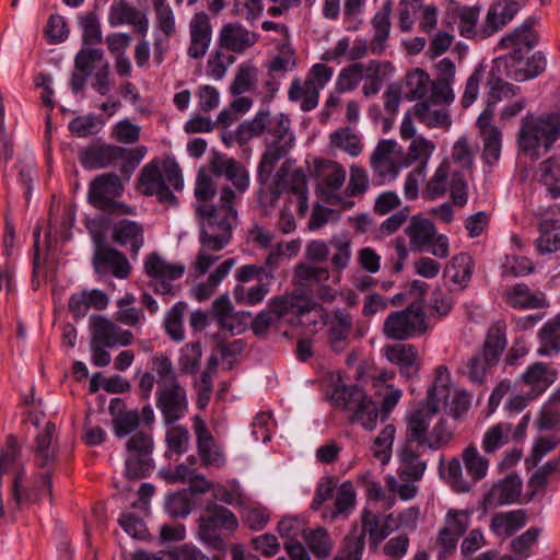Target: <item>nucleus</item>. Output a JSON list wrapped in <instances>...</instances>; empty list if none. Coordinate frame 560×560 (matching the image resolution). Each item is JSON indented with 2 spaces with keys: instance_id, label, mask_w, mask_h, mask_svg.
Masks as SVG:
<instances>
[{
  "instance_id": "nucleus-5",
  "label": "nucleus",
  "mask_w": 560,
  "mask_h": 560,
  "mask_svg": "<svg viewBox=\"0 0 560 560\" xmlns=\"http://www.w3.org/2000/svg\"><path fill=\"white\" fill-rule=\"evenodd\" d=\"M560 137V110L536 117L526 115L518 132L520 149L532 160L540 158L539 149L549 150Z\"/></svg>"
},
{
  "instance_id": "nucleus-17",
  "label": "nucleus",
  "mask_w": 560,
  "mask_h": 560,
  "mask_svg": "<svg viewBox=\"0 0 560 560\" xmlns=\"http://www.w3.org/2000/svg\"><path fill=\"white\" fill-rule=\"evenodd\" d=\"M192 428L201 465L203 467L222 468L226 462L225 455L199 415L194 416Z\"/></svg>"
},
{
  "instance_id": "nucleus-57",
  "label": "nucleus",
  "mask_w": 560,
  "mask_h": 560,
  "mask_svg": "<svg viewBox=\"0 0 560 560\" xmlns=\"http://www.w3.org/2000/svg\"><path fill=\"white\" fill-rule=\"evenodd\" d=\"M448 12L459 19V30L462 36L470 38L476 34L475 27L480 12L478 7H460L457 3H453L448 7Z\"/></svg>"
},
{
  "instance_id": "nucleus-24",
  "label": "nucleus",
  "mask_w": 560,
  "mask_h": 560,
  "mask_svg": "<svg viewBox=\"0 0 560 560\" xmlns=\"http://www.w3.org/2000/svg\"><path fill=\"white\" fill-rule=\"evenodd\" d=\"M210 171L215 177H224L234 186L235 195L244 194L249 187V173L244 165L232 158L217 155L210 163Z\"/></svg>"
},
{
  "instance_id": "nucleus-25",
  "label": "nucleus",
  "mask_w": 560,
  "mask_h": 560,
  "mask_svg": "<svg viewBox=\"0 0 560 560\" xmlns=\"http://www.w3.org/2000/svg\"><path fill=\"white\" fill-rule=\"evenodd\" d=\"M386 359L399 366V373L406 380L418 377L421 361L416 347L409 343H396L384 347Z\"/></svg>"
},
{
  "instance_id": "nucleus-63",
  "label": "nucleus",
  "mask_w": 560,
  "mask_h": 560,
  "mask_svg": "<svg viewBox=\"0 0 560 560\" xmlns=\"http://www.w3.org/2000/svg\"><path fill=\"white\" fill-rule=\"evenodd\" d=\"M540 529L530 527L510 542V549L518 556V559H527L532 555L533 547L537 544Z\"/></svg>"
},
{
  "instance_id": "nucleus-19",
  "label": "nucleus",
  "mask_w": 560,
  "mask_h": 560,
  "mask_svg": "<svg viewBox=\"0 0 560 560\" xmlns=\"http://www.w3.org/2000/svg\"><path fill=\"white\" fill-rule=\"evenodd\" d=\"M327 325V341L329 348L336 352H343L350 345L353 329V318L345 310H334L325 319Z\"/></svg>"
},
{
  "instance_id": "nucleus-41",
  "label": "nucleus",
  "mask_w": 560,
  "mask_h": 560,
  "mask_svg": "<svg viewBox=\"0 0 560 560\" xmlns=\"http://www.w3.org/2000/svg\"><path fill=\"white\" fill-rule=\"evenodd\" d=\"M540 347L538 354L553 357L560 352V313L545 323L538 332Z\"/></svg>"
},
{
  "instance_id": "nucleus-50",
  "label": "nucleus",
  "mask_w": 560,
  "mask_h": 560,
  "mask_svg": "<svg viewBox=\"0 0 560 560\" xmlns=\"http://www.w3.org/2000/svg\"><path fill=\"white\" fill-rule=\"evenodd\" d=\"M512 424L500 422L490 427L483 434L481 447L486 454H493L510 441Z\"/></svg>"
},
{
  "instance_id": "nucleus-30",
  "label": "nucleus",
  "mask_w": 560,
  "mask_h": 560,
  "mask_svg": "<svg viewBox=\"0 0 560 560\" xmlns=\"http://www.w3.org/2000/svg\"><path fill=\"white\" fill-rule=\"evenodd\" d=\"M558 372L549 364L536 362L522 374V382L529 387V398H537L556 382Z\"/></svg>"
},
{
  "instance_id": "nucleus-35",
  "label": "nucleus",
  "mask_w": 560,
  "mask_h": 560,
  "mask_svg": "<svg viewBox=\"0 0 560 560\" xmlns=\"http://www.w3.org/2000/svg\"><path fill=\"white\" fill-rule=\"evenodd\" d=\"M113 241L120 246H129L132 256H137L144 244L143 228L131 220H121L113 228Z\"/></svg>"
},
{
  "instance_id": "nucleus-59",
  "label": "nucleus",
  "mask_w": 560,
  "mask_h": 560,
  "mask_svg": "<svg viewBox=\"0 0 560 560\" xmlns=\"http://www.w3.org/2000/svg\"><path fill=\"white\" fill-rule=\"evenodd\" d=\"M212 313L222 329L234 332L237 314L234 313L226 294L214 300L212 303Z\"/></svg>"
},
{
  "instance_id": "nucleus-23",
  "label": "nucleus",
  "mask_w": 560,
  "mask_h": 560,
  "mask_svg": "<svg viewBox=\"0 0 560 560\" xmlns=\"http://www.w3.org/2000/svg\"><path fill=\"white\" fill-rule=\"evenodd\" d=\"M92 266L97 275L106 276L110 273L118 279H127L131 272V266L127 257L110 246L94 250Z\"/></svg>"
},
{
  "instance_id": "nucleus-38",
  "label": "nucleus",
  "mask_w": 560,
  "mask_h": 560,
  "mask_svg": "<svg viewBox=\"0 0 560 560\" xmlns=\"http://www.w3.org/2000/svg\"><path fill=\"white\" fill-rule=\"evenodd\" d=\"M276 192L289 189L294 195L307 192L306 176L301 168H292L290 161L283 162L276 173Z\"/></svg>"
},
{
  "instance_id": "nucleus-22",
  "label": "nucleus",
  "mask_w": 560,
  "mask_h": 560,
  "mask_svg": "<svg viewBox=\"0 0 560 560\" xmlns=\"http://www.w3.org/2000/svg\"><path fill=\"white\" fill-rule=\"evenodd\" d=\"M212 26L206 12H198L189 21V45L187 55L191 59H202L210 47Z\"/></svg>"
},
{
  "instance_id": "nucleus-8",
  "label": "nucleus",
  "mask_w": 560,
  "mask_h": 560,
  "mask_svg": "<svg viewBox=\"0 0 560 560\" xmlns=\"http://www.w3.org/2000/svg\"><path fill=\"white\" fill-rule=\"evenodd\" d=\"M31 452L34 465L44 469L38 476V482L42 485L43 491L50 498L51 470L57 463L59 453L55 423L48 421L44 429L36 434Z\"/></svg>"
},
{
  "instance_id": "nucleus-36",
  "label": "nucleus",
  "mask_w": 560,
  "mask_h": 560,
  "mask_svg": "<svg viewBox=\"0 0 560 560\" xmlns=\"http://www.w3.org/2000/svg\"><path fill=\"white\" fill-rule=\"evenodd\" d=\"M108 23L112 26L132 24L138 32L143 34L148 31V21L144 16L126 0L114 2L108 14Z\"/></svg>"
},
{
  "instance_id": "nucleus-28",
  "label": "nucleus",
  "mask_w": 560,
  "mask_h": 560,
  "mask_svg": "<svg viewBox=\"0 0 560 560\" xmlns=\"http://www.w3.org/2000/svg\"><path fill=\"white\" fill-rule=\"evenodd\" d=\"M503 299L515 310H538L549 306L541 291H534L525 283H516L503 292Z\"/></svg>"
},
{
  "instance_id": "nucleus-42",
  "label": "nucleus",
  "mask_w": 560,
  "mask_h": 560,
  "mask_svg": "<svg viewBox=\"0 0 560 560\" xmlns=\"http://www.w3.org/2000/svg\"><path fill=\"white\" fill-rule=\"evenodd\" d=\"M526 524V513L523 510H514L495 514L490 524L491 530L497 536L508 537Z\"/></svg>"
},
{
  "instance_id": "nucleus-48",
  "label": "nucleus",
  "mask_w": 560,
  "mask_h": 560,
  "mask_svg": "<svg viewBox=\"0 0 560 560\" xmlns=\"http://www.w3.org/2000/svg\"><path fill=\"white\" fill-rule=\"evenodd\" d=\"M302 537L310 550L316 557L327 558L330 556L334 548V541L324 527H317L315 529L304 528L302 529Z\"/></svg>"
},
{
  "instance_id": "nucleus-3",
  "label": "nucleus",
  "mask_w": 560,
  "mask_h": 560,
  "mask_svg": "<svg viewBox=\"0 0 560 560\" xmlns=\"http://www.w3.org/2000/svg\"><path fill=\"white\" fill-rule=\"evenodd\" d=\"M440 409L439 399L425 398L419 404L418 408L407 418L406 442L417 443L418 446L428 447L438 451L445 446L453 438L452 431L447 427V421H439L429 431L433 417Z\"/></svg>"
},
{
  "instance_id": "nucleus-40",
  "label": "nucleus",
  "mask_w": 560,
  "mask_h": 560,
  "mask_svg": "<svg viewBox=\"0 0 560 560\" xmlns=\"http://www.w3.org/2000/svg\"><path fill=\"white\" fill-rule=\"evenodd\" d=\"M538 180L546 187L551 198L560 197V153L553 154L539 164Z\"/></svg>"
},
{
  "instance_id": "nucleus-49",
  "label": "nucleus",
  "mask_w": 560,
  "mask_h": 560,
  "mask_svg": "<svg viewBox=\"0 0 560 560\" xmlns=\"http://www.w3.org/2000/svg\"><path fill=\"white\" fill-rule=\"evenodd\" d=\"M329 270L312 264L301 262L294 268V283L300 287L320 285L328 281Z\"/></svg>"
},
{
  "instance_id": "nucleus-47",
  "label": "nucleus",
  "mask_w": 560,
  "mask_h": 560,
  "mask_svg": "<svg viewBox=\"0 0 560 560\" xmlns=\"http://www.w3.org/2000/svg\"><path fill=\"white\" fill-rule=\"evenodd\" d=\"M463 465L467 475L474 482L480 481L487 476L489 460L481 455L474 443L468 444L462 453Z\"/></svg>"
},
{
  "instance_id": "nucleus-15",
  "label": "nucleus",
  "mask_w": 560,
  "mask_h": 560,
  "mask_svg": "<svg viewBox=\"0 0 560 560\" xmlns=\"http://www.w3.org/2000/svg\"><path fill=\"white\" fill-rule=\"evenodd\" d=\"M155 396L165 425L176 423L188 412L186 389L179 383L158 387Z\"/></svg>"
},
{
  "instance_id": "nucleus-2",
  "label": "nucleus",
  "mask_w": 560,
  "mask_h": 560,
  "mask_svg": "<svg viewBox=\"0 0 560 560\" xmlns=\"http://www.w3.org/2000/svg\"><path fill=\"white\" fill-rule=\"evenodd\" d=\"M394 377L395 373L390 371H381L370 377L372 387L374 388V396L382 398V420H385L389 416L402 396L401 389L388 384ZM378 416L380 410L375 401L365 394L359 404L350 411L349 422L358 423L366 431H373L377 425Z\"/></svg>"
},
{
  "instance_id": "nucleus-9",
  "label": "nucleus",
  "mask_w": 560,
  "mask_h": 560,
  "mask_svg": "<svg viewBox=\"0 0 560 560\" xmlns=\"http://www.w3.org/2000/svg\"><path fill=\"white\" fill-rule=\"evenodd\" d=\"M198 536L200 540L215 550L224 548L220 530H234L238 526L235 514L217 503H208L205 513L198 520Z\"/></svg>"
},
{
  "instance_id": "nucleus-62",
  "label": "nucleus",
  "mask_w": 560,
  "mask_h": 560,
  "mask_svg": "<svg viewBox=\"0 0 560 560\" xmlns=\"http://www.w3.org/2000/svg\"><path fill=\"white\" fill-rule=\"evenodd\" d=\"M186 311L184 302L176 303L165 315L164 327L167 335L174 341H182L185 337L183 328V317Z\"/></svg>"
},
{
  "instance_id": "nucleus-51",
  "label": "nucleus",
  "mask_w": 560,
  "mask_h": 560,
  "mask_svg": "<svg viewBox=\"0 0 560 560\" xmlns=\"http://www.w3.org/2000/svg\"><path fill=\"white\" fill-rule=\"evenodd\" d=\"M269 293V284L256 283L247 287L236 284L233 289V299L236 304L245 306H255L261 303Z\"/></svg>"
},
{
  "instance_id": "nucleus-10",
  "label": "nucleus",
  "mask_w": 560,
  "mask_h": 560,
  "mask_svg": "<svg viewBox=\"0 0 560 560\" xmlns=\"http://www.w3.org/2000/svg\"><path fill=\"white\" fill-rule=\"evenodd\" d=\"M332 69L325 63H316L308 71L304 81L299 78L292 80L288 91L289 100L300 102L304 112H310L318 105L319 91L330 81Z\"/></svg>"
},
{
  "instance_id": "nucleus-21",
  "label": "nucleus",
  "mask_w": 560,
  "mask_h": 560,
  "mask_svg": "<svg viewBox=\"0 0 560 560\" xmlns=\"http://www.w3.org/2000/svg\"><path fill=\"white\" fill-rule=\"evenodd\" d=\"M318 188L325 200L330 203H338L342 198L337 196V191L343 186L346 180V170L342 165L334 161H320L316 167Z\"/></svg>"
},
{
  "instance_id": "nucleus-52",
  "label": "nucleus",
  "mask_w": 560,
  "mask_h": 560,
  "mask_svg": "<svg viewBox=\"0 0 560 560\" xmlns=\"http://www.w3.org/2000/svg\"><path fill=\"white\" fill-rule=\"evenodd\" d=\"M364 395L365 392L357 385L338 383L331 392L330 399L335 406L351 411Z\"/></svg>"
},
{
  "instance_id": "nucleus-11",
  "label": "nucleus",
  "mask_w": 560,
  "mask_h": 560,
  "mask_svg": "<svg viewBox=\"0 0 560 560\" xmlns=\"http://www.w3.org/2000/svg\"><path fill=\"white\" fill-rule=\"evenodd\" d=\"M425 330V314L417 303L410 304L402 311L392 312L383 325L384 336L392 340H406Z\"/></svg>"
},
{
  "instance_id": "nucleus-4",
  "label": "nucleus",
  "mask_w": 560,
  "mask_h": 560,
  "mask_svg": "<svg viewBox=\"0 0 560 560\" xmlns=\"http://www.w3.org/2000/svg\"><path fill=\"white\" fill-rule=\"evenodd\" d=\"M506 324L494 322L488 329L482 348L470 357L464 368V375L475 385H482L501 360L506 348Z\"/></svg>"
},
{
  "instance_id": "nucleus-16",
  "label": "nucleus",
  "mask_w": 560,
  "mask_h": 560,
  "mask_svg": "<svg viewBox=\"0 0 560 560\" xmlns=\"http://www.w3.org/2000/svg\"><path fill=\"white\" fill-rule=\"evenodd\" d=\"M525 51L518 47L509 55L501 57L497 63L506 67V75L515 81H526L540 74L546 69V58L537 51L530 58L524 60Z\"/></svg>"
},
{
  "instance_id": "nucleus-39",
  "label": "nucleus",
  "mask_w": 560,
  "mask_h": 560,
  "mask_svg": "<svg viewBox=\"0 0 560 560\" xmlns=\"http://www.w3.org/2000/svg\"><path fill=\"white\" fill-rule=\"evenodd\" d=\"M390 3H385L372 19L374 35L370 42V51L374 55H381L386 48V42L390 33Z\"/></svg>"
},
{
  "instance_id": "nucleus-20",
  "label": "nucleus",
  "mask_w": 560,
  "mask_h": 560,
  "mask_svg": "<svg viewBox=\"0 0 560 560\" xmlns=\"http://www.w3.org/2000/svg\"><path fill=\"white\" fill-rule=\"evenodd\" d=\"M92 338L101 341L107 348L126 347L132 342L133 335L130 330L122 329L119 325L102 315L90 317Z\"/></svg>"
},
{
  "instance_id": "nucleus-44",
  "label": "nucleus",
  "mask_w": 560,
  "mask_h": 560,
  "mask_svg": "<svg viewBox=\"0 0 560 560\" xmlns=\"http://www.w3.org/2000/svg\"><path fill=\"white\" fill-rule=\"evenodd\" d=\"M436 233L434 224L425 218L415 215L406 228L410 243L420 249L429 246Z\"/></svg>"
},
{
  "instance_id": "nucleus-32",
  "label": "nucleus",
  "mask_w": 560,
  "mask_h": 560,
  "mask_svg": "<svg viewBox=\"0 0 560 560\" xmlns=\"http://www.w3.org/2000/svg\"><path fill=\"white\" fill-rule=\"evenodd\" d=\"M539 20L535 16H529L520 26L506 36L502 37L499 46L502 48H523L525 54L532 50L538 43L539 36L534 30Z\"/></svg>"
},
{
  "instance_id": "nucleus-12",
  "label": "nucleus",
  "mask_w": 560,
  "mask_h": 560,
  "mask_svg": "<svg viewBox=\"0 0 560 560\" xmlns=\"http://www.w3.org/2000/svg\"><path fill=\"white\" fill-rule=\"evenodd\" d=\"M408 165L409 161L402 156L401 148L395 140H380L370 158V166L382 183L396 179L400 170Z\"/></svg>"
},
{
  "instance_id": "nucleus-58",
  "label": "nucleus",
  "mask_w": 560,
  "mask_h": 560,
  "mask_svg": "<svg viewBox=\"0 0 560 560\" xmlns=\"http://www.w3.org/2000/svg\"><path fill=\"white\" fill-rule=\"evenodd\" d=\"M406 97L410 101L423 98L430 91L431 80L422 69H415L406 75Z\"/></svg>"
},
{
  "instance_id": "nucleus-54",
  "label": "nucleus",
  "mask_w": 560,
  "mask_h": 560,
  "mask_svg": "<svg viewBox=\"0 0 560 560\" xmlns=\"http://www.w3.org/2000/svg\"><path fill=\"white\" fill-rule=\"evenodd\" d=\"M362 530L359 534L369 535L370 545L377 548L378 544L389 535L386 524H381L376 514L371 511H363L361 516Z\"/></svg>"
},
{
  "instance_id": "nucleus-61",
  "label": "nucleus",
  "mask_w": 560,
  "mask_h": 560,
  "mask_svg": "<svg viewBox=\"0 0 560 560\" xmlns=\"http://www.w3.org/2000/svg\"><path fill=\"white\" fill-rule=\"evenodd\" d=\"M202 355L201 343L199 341L186 343L179 352L178 365L183 373L195 374L200 365Z\"/></svg>"
},
{
  "instance_id": "nucleus-6",
  "label": "nucleus",
  "mask_w": 560,
  "mask_h": 560,
  "mask_svg": "<svg viewBox=\"0 0 560 560\" xmlns=\"http://www.w3.org/2000/svg\"><path fill=\"white\" fill-rule=\"evenodd\" d=\"M140 187L144 195L156 196L160 202L174 206L177 202L172 190L183 187V177L179 167L174 163L152 161L144 165L140 174Z\"/></svg>"
},
{
  "instance_id": "nucleus-1",
  "label": "nucleus",
  "mask_w": 560,
  "mask_h": 560,
  "mask_svg": "<svg viewBox=\"0 0 560 560\" xmlns=\"http://www.w3.org/2000/svg\"><path fill=\"white\" fill-rule=\"evenodd\" d=\"M236 195L229 186L219 190L218 203H196L195 213L200 228V249L194 264L198 275H205L219 259L209 252H220L232 238V231L237 224Z\"/></svg>"
},
{
  "instance_id": "nucleus-43",
  "label": "nucleus",
  "mask_w": 560,
  "mask_h": 560,
  "mask_svg": "<svg viewBox=\"0 0 560 560\" xmlns=\"http://www.w3.org/2000/svg\"><path fill=\"white\" fill-rule=\"evenodd\" d=\"M472 259L467 253L455 255L446 265L444 276L462 289L466 288L471 279Z\"/></svg>"
},
{
  "instance_id": "nucleus-27",
  "label": "nucleus",
  "mask_w": 560,
  "mask_h": 560,
  "mask_svg": "<svg viewBox=\"0 0 560 560\" xmlns=\"http://www.w3.org/2000/svg\"><path fill=\"white\" fill-rule=\"evenodd\" d=\"M294 137L291 132L285 133V138L267 139V149L264 152L258 165V178L261 183H267L272 174L276 164L284 158L293 147Z\"/></svg>"
},
{
  "instance_id": "nucleus-64",
  "label": "nucleus",
  "mask_w": 560,
  "mask_h": 560,
  "mask_svg": "<svg viewBox=\"0 0 560 560\" xmlns=\"http://www.w3.org/2000/svg\"><path fill=\"white\" fill-rule=\"evenodd\" d=\"M364 546V535L354 529L346 536L343 547L332 560H361Z\"/></svg>"
},
{
  "instance_id": "nucleus-26",
  "label": "nucleus",
  "mask_w": 560,
  "mask_h": 560,
  "mask_svg": "<svg viewBox=\"0 0 560 560\" xmlns=\"http://www.w3.org/2000/svg\"><path fill=\"white\" fill-rule=\"evenodd\" d=\"M120 147L94 142L79 150L78 159L85 170H100L119 161Z\"/></svg>"
},
{
  "instance_id": "nucleus-60",
  "label": "nucleus",
  "mask_w": 560,
  "mask_h": 560,
  "mask_svg": "<svg viewBox=\"0 0 560 560\" xmlns=\"http://www.w3.org/2000/svg\"><path fill=\"white\" fill-rule=\"evenodd\" d=\"M190 442V434L184 425H172L166 430L165 443L167 453L182 455L187 452Z\"/></svg>"
},
{
  "instance_id": "nucleus-14",
  "label": "nucleus",
  "mask_w": 560,
  "mask_h": 560,
  "mask_svg": "<svg viewBox=\"0 0 560 560\" xmlns=\"http://www.w3.org/2000/svg\"><path fill=\"white\" fill-rule=\"evenodd\" d=\"M265 132L270 136V139L285 138V133L290 132V119L284 114L271 117L268 110H260L253 119L238 126L236 137L240 142L245 143Z\"/></svg>"
},
{
  "instance_id": "nucleus-18",
  "label": "nucleus",
  "mask_w": 560,
  "mask_h": 560,
  "mask_svg": "<svg viewBox=\"0 0 560 560\" xmlns=\"http://www.w3.org/2000/svg\"><path fill=\"white\" fill-rule=\"evenodd\" d=\"M493 117L490 112H481L476 120L482 142L481 158L490 166L499 162L502 150V131L493 124Z\"/></svg>"
},
{
  "instance_id": "nucleus-7",
  "label": "nucleus",
  "mask_w": 560,
  "mask_h": 560,
  "mask_svg": "<svg viewBox=\"0 0 560 560\" xmlns=\"http://www.w3.org/2000/svg\"><path fill=\"white\" fill-rule=\"evenodd\" d=\"M124 191V185L118 175L104 173L96 176L89 186V202L109 214H133V209L117 200Z\"/></svg>"
},
{
  "instance_id": "nucleus-33",
  "label": "nucleus",
  "mask_w": 560,
  "mask_h": 560,
  "mask_svg": "<svg viewBox=\"0 0 560 560\" xmlns=\"http://www.w3.org/2000/svg\"><path fill=\"white\" fill-rule=\"evenodd\" d=\"M522 492V480L517 475H508L492 486L485 495V502L490 506L516 502Z\"/></svg>"
},
{
  "instance_id": "nucleus-37",
  "label": "nucleus",
  "mask_w": 560,
  "mask_h": 560,
  "mask_svg": "<svg viewBox=\"0 0 560 560\" xmlns=\"http://www.w3.org/2000/svg\"><path fill=\"white\" fill-rule=\"evenodd\" d=\"M144 271L147 276L158 280H176L183 277L185 266L171 264L154 252L147 256L144 260Z\"/></svg>"
},
{
  "instance_id": "nucleus-53",
  "label": "nucleus",
  "mask_w": 560,
  "mask_h": 560,
  "mask_svg": "<svg viewBox=\"0 0 560 560\" xmlns=\"http://www.w3.org/2000/svg\"><path fill=\"white\" fill-rule=\"evenodd\" d=\"M329 138L331 145L351 156H358L363 150L360 137L350 127H343L334 131Z\"/></svg>"
},
{
  "instance_id": "nucleus-31",
  "label": "nucleus",
  "mask_w": 560,
  "mask_h": 560,
  "mask_svg": "<svg viewBox=\"0 0 560 560\" xmlns=\"http://www.w3.org/2000/svg\"><path fill=\"white\" fill-rule=\"evenodd\" d=\"M520 9L517 4H512L508 0H498L493 2L486 15L485 23L481 27L482 37H489L508 25Z\"/></svg>"
},
{
  "instance_id": "nucleus-29",
  "label": "nucleus",
  "mask_w": 560,
  "mask_h": 560,
  "mask_svg": "<svg viewBox=\"0 0 560 560\" xmlns=\"http://www.w3.org/2000/svg\"><path fill=\"white\" fill-rule=\"evenodd\" d=\"M257 40L258 35L255 32L247 30L237 22L223 25L219 33L220 46L235 54L244 52L253 47Z\"/></svg>"
},
{
  "instance_id": "nucleus-34",
  "label": "nucleus",
  "mask_w": 560,
  "mask_h": 560,
  "mask_svg": "<svg viewBox=\"0 0 560 560\" xmlns=\"http://www.w3.org/2000/svg\"><path fill=\"white\" fill-rule=\"evenodd\" d=\"M399 466L398 475L404 481H419L422 479L427 462L420 458V454L411 443L406 442L397 453Z\"/></svg>"
},
{
  "instance_id": "nucleus-13",
  "label": "nucleus",
  "mask_w": 560,
  "mask_h": 560,
  "mask_svg": "<svg viewBox=\"0 0 560 560\" xmlns=\"http://www.w3.org/2000/svg\"><path fill=\"white\" fill-rule=\"evenodd\" d=\"M153 438L143 431H136L126 442L127 458L125 472L129 479L145 477L153 467Z\"/></svg>"
},
{
  "instance_id": "nucleus-55",
  "label": "nucleus",
  "mask_w": 560,
  "mask_h": 560,
  "mask_svg": "<svg viewBox=\"0 0 560 560\" xmlns=\"http://www.w3.org/2000/svg\"><path fill=\"white\" fill-rule=\"evenodd\" d=\"M489 86L487 105L482 112H490L494 116L495 105L505 98L515 96L518 88L500 78L489 80Z\"/></svg>"
},
{
  "instance_id": "nucleus-46",
  "label": "nucleus",
  "mask_w": 560,
  "mask_h": 560,
  "mask_svg": "<svg viewBox=\"0 0 560 560\" xmlns=\"http://www.w3.org/2000/svg\"><path fill=\"white\" fill-rule=\"evenodd\" d=\"M539 229L540 236L536 241L537 249L542 254L560 250V217L542 220Z\"/></svg>"
},
{
  "instance_id": "nucleus-45",
  "label": "nucleus",
  "mask_w": 560,
  "mask_h": 560,
  "mask_svg": "<svg viewBox=\"0 0 560 560\" xmlns=\"http://www.w3.org/2000/svg\"><path fill=\"white\" fill-rule=\"evenodd\" d=\"M451 162L448 160H444L435 170L433 176L427 183L424 189L422 190V196L427 200H434L436 198L443 197L447 190V186L450 184L448 178L452 176Z\"/></svg>"
},
{
  "instance_id": "nucleus-56",
  "label": "nucleus",
  "mask_w": 560,
  "mask_h": 560,
  "mask_svg": "<svg viewBox=\"0 0 560 560\" xmlns=\"http://www.w3.org/2000/svg\"><path fill=\"white\" fill-rule=\"evenodd\" d=\"M228 485L229 488L221 485L214 486L212 489L213 497L229 505L246 506L249 502V499L247 498L240 482L237 480H230Z\"/></svg>"
}]
</instances>
